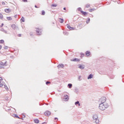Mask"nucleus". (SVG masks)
I'll list each match as a JSON object with an SVG mask.
<instances>
[{
    "label": "nucleus",
    "instance_id": "obj_2",
    "mask_svg": "<svg viewBox=\"0 0 124 124\" xmlns=\"http://www.w3.org/2000/svg\"><path fill=\"white\" fill-rule=\"evenodd\" d=\"M7 62L5 60H3L2 62H0V69H2L4 68V66H7V64L6 63Z\"/></svg>",
    "mask_w": 124,
    "mask_h": 124
},
{
    "label": "nucleus",
    "instance_id": "obj_25",
    "mask_svg": "<svg viewBox=\"0 0 124 124\" xmlns=\"http://www.w3.org/2000/svg\"><path fill=\"white\" fill-rule=\"evenodd\" d=\"M90 4H87L86 5V8H89V7H90Z\"/></svg>",
    "mask_w": 124,
    "mask_h": 124
},
{
    "label": "nucleus",
    "instance_id": "obj_33",
    "mask_svg": "<svg viewBox=\"0 0 124 124\" xmlns=\"http://www.w3.org/2000/svg\"><path fill=\"white\" fill-rule=\"evenodd\" d=\"M81 79V76H78V79L79 80V81L81 80V79Z\"/></svg>",
    "mask_w": 124,
    "mask_h": 124
},
{
    "label": "nucleus",
    "instance_id": "obj_30",
    "mask_svg": "<svg viewBox=\"0 0 124 124\" xmlns=\"http://www.w3.org/2000/svg\"><path fill=\"white\" fill-rule=\"evenodd\" d=\"M15 117L17 119H20V117H19V116H18L16 114L15 115Z\"/></svg>",
    "mask_w": 124,
    "mask_h": 124
},
{
    "label": "nucleus",
    "instance_id": "obj_44",
    "mask_svg": "<svg viewBox=\"0 0 124 124\" xmlns=\"http://www.w3.org/2000/svg\"><path fill=\"white\" fill-rule=\"evenodd\" d=\"M92 10H93V9L90 10V12H92Z\"/></svg>",
    "mask_w": 124,
    "mask_h": 124
},
{
    "label": "nucleus",
    "instance_id": "obj_6",
    "mask_svg": "<svg viewBox=\"0 0 124 124\" xmlns=\"http://www.w3.org/2000/svg\"><path fill=\"white\" fill-rule=\"evenodd\" d=\"M45 116H46L47 117H49V116H50L51 115V112H50L49 111H46V112H45L44 113Z\"/></svg>",
    "mask_w": 124,
    "mask_h": 124
},
{
    "label": "nucleus",
    "instance_id": "obj_23",
    "mask_svg": "<svg viewBox=\"0 0 124 124\" xmlns=\"http://www.w3.org/2000/svg\"><path fill=\"white\" fill-rule=\"evenodd\" d=\"M4 88L5 89V90L6 91H8V90H9V89H8V87H7V86L6 85H4Z\"/></svg>",
    "mask_w": 124,
    "mask_h": 124
},
{
    "label": "nucleus",
    "instance_id": "obj_27",
    "mask_svg": "<svg viewBox=\"0 0 124 124\" xmlns=\"http://www.w3.org/2000/svg\"><path fill=\"white\" fill-rule=\"evenodd\" d=\"M57 4H52L51 6H52V7H57Z\"/></svg>",
    "mask_w": 124,
    "mask_h": 124
},
{
    "label": "nucleus",
    "instance_id": "obj_12",
    "mask_svg": "<svg viewBox=\"0 0 124 124\" xmlns=\"http://www.w3.org/2000/svg\"><path fill=\"white\" fill-rule=\"evenodd\" d=\"M34 123L35 124H39V120L38 119H35L34 120Z\"/></svg>",
    "mask_w": 124,
    "mask_h": 124
},
{
    "label": "nucleus",
    "instance_id": "obj_21",
    "mask_svg": "<svg viewBox=\"0 0 124 124\" xmlns=\"http://www.w3.org/2000/svg\"><path fill=\"white\" fill-rule=\"evenodd\" d=\"M7 20L8 21H11V20H12V18H11V17H7Z\"/></svg>",
    "mask_w": 124,
    "mask_h": 124
},
{
    "label": "nucleus",
    "instance_id": "obj_8",
    "mask_svg": "<svg viewBox=\"0 0 124 124\" xmlns=\"http://www.w3.org/2000/svg\"><path fill=\"white\" fill-rule=\"evenodd\" d=\"M71 62H80V60L79 59L75 58L74 59L71 60Z\"/></svg>",
    "mask_w": 124,
    "mask_h": 124
},
{
    "label": "nucleus",
    "instance_id": "obj_16",
    "mask_svg": "<svg viewBox=\"0 0 124 124\" xmlns=\"http://www.w3.org/2000/svg\"><path fill=\"white\" fill-rule=\"evenodd\" d=\"M68 87L69 89H71L72 88V84L69 83L68 84Z\"/></svg>",
    "mask_w": 124,
    "mask_h": 124
},
{
    "label": "nucleus",
    "instance_id": "obj_9",
    "mask_svg": "<svg viewBox=\"0 0 124 124\" xmlns=\"http://www.w3.org/2000/svg\"><path fill=\"white\" fill-rule=\"evenodd\" d=\"M5 12L6 13H10L11 12V9H5Z\"/></svg>",
    "mask_w": 124,
    "mask_h": 124
},
{
    "label": "nucleus",
    "instance_id": "obj_3",
    "mask_svg": "<svg viewBox=\"0 0 124 124\" xmlns=\"http://www.w3.org/2000/svg\"><path fill=\"white\" fill-rule=\"evenodd\" d=\"M93 121L95 124H98L99 123V120L98 119V116H97V115L94 114L93 116Z\"/></svg>",
    "mask_w": 124,
    "mask_h": 124
},
{
    "label": "nucleus",
    "instance_id": "obj_28",
    "mask_svg": "<svg viewBox=\"0 0 124 124\" xmlns=\"http://www.w3.org/2000/svg\"><path fill=\"white\" fill-rule=\"evenodd\" d=\"M90 21H91V19H90V18H89L88 20H87L86 21L87 24H89L90 23Z\"/></svg>",
    "mask_w": 124,
    "mask_h": 124
},
{
    "label": "nucleus",
    "instance_id": "obj_26",
    "mask_svg": "<svg viewBox=\"0 0 124 124\" xmlns=\"http://www.w3.org/2000/svg\"><path fill=\"white\" fill-rule=\"evenodd\" d=\"M42 15H45V11H44V10H43L42 11Z\"/></svg>",
    "mask_w": 124,
    "mask_h": 124
},
{
    "label": "nucleus",
    "instance_id": "obj_5",
    "mask_svg": "<svg viewBox=\"0 0 124 124\" xmlns=\"http://www.w3.org/2000/svg\"><path fill=\"white\" fill-rule=\"evenodd\" d=\"M63 99V100H64V101H68V99H69V98L68 97V95H64Z\"/></svg>",
    "mask_w": 124,
    "mask_h": 124
},
{
    "label": "nucleus",
    "instance_id": "obj_24",
    "mask_svg": "<svg viewBox=\"0 0 124 124\" xmlns=\"http://www.w3.org/2000/svg\"><path fill=\"white\" fill-rule=\"evenodd\" d=\"M3 18V16L2 15V14L0 13V19H1Z\"/></svg>",
    "mask_w": 124,
    "mask_h": 124
},
{
    "label": "nucleus",
    "instance_id": "obj_4",
    "mask_svg": "<svg viewBox=\"0 0 124 124\" xmlns=\"http://www.w3.org/2000/svg\"><path fill=\"white\" fill-rule=\"evenodd\" d=\"M36 31L37 32V34L38 35H41V34H42V31L41 29H37Z\"/></svg>",
    "mask_w": 124,
    "mask_h": 124
},
{
    "label": "nucleus",
    "instance_id": "obj_18",
    "mask_svg": "<svg viewBox=\"0 0 124 124\" xmlns=\"http://www.w3.org/2000/svg\"><path fill=\"white\" fill-rule=\"evenodd\" d=\"M93 78V75L90 74L89 76L88 77L87 79H92Z\"/></svg>",
    "mask_w": 124,
    "mask_h": 124
},
{
    "label": "nucleus",
    "instance_id": "obj_47",
    "mask_svg": "<svg viewBox=\"0 0 124 124\" xmlns=\"http://www.w3.org/2000/svg\"><path fill=\"white\" fill-rule=\"evenodd\" d=\"M18 36H21V34H19L18 35Z\"/></svg>",
    "mask_w": 124,
    "mask_h": 124
},
{
    "label": "nucleus",
    "instance_id": "obj_17",
    "mask_svg": "<svg viewBox=\"0 0 124 124\" xmlns=\"http://www.w3.org/2000/svg\"><path fill=\"white\" fill-rule=\"evenodd\" d=\"M11 27L13 30H15V29H16V25H15V24L12 25Z\"/></svg>",
    "mask_w": 124,
    "mask_h": 124
},
{
    "label": "nucleus",
    "instance_id": "obj_13",
    "mask_svg": "<svg viewBox=\"0 0 124 124\" xmlns=\"http://www.w3.org/2000/svg\"><path fill=\"white\" fill-rule=\"evenodd\" d=\"M86 56L87 57H89V56H90V54H91V52L89 51H87L85 53Z\"/></svg>",
    "mask_w": 124,
    "mask_h": 124
},
{
    "label": "nucleus",
    "instance_id": "obj_31",
    "mask_svg": "<svg viewBox=\"0 0 124 124\" xmlns=\"http://www.w3.org/2000/svg\"><path fill=\"white\" fill-rule=\"evenodd\" d=\"M78 11H80V12H81V11H82V8H78Z\"/></svg>",
    "mask_w": 124,
    "mask_h": 124
},
{
    "label": "nucleus",
    "instance_id": "obj_19",
    "mask_svg": "<svg viewBox=\"0 0 124 124\" xmlns=\"http://www.w3.org/2000/svg\"><path fill=\"white\" fill-rule=\"evenodd\" d=\"M75 93H79V90L77 88H76L75 90Z\"/></svg>",
    "mask_w": 124,
    "mask_h": 124
},
{
    "label": "nucleus",
    "instance_id": "obj_20",
    "mask_svg": "<svg viewBox=\"0 0 124 124\" xmlns=\"http://www.w3.org/2000/svg\"><path fill=\"white\" fill-rule=\"evenodd\" d=\"M81 13H82V14H83V15H86L87 14V12H84L83 11H81Z\"/></svg>",
    "mask_w": 124,
    "mask_h": 124
},
{
    "label": "nucleus",
    "instance_id": "obj_35",
    "mask_svg": "<svg viewBox=\"0 0 124 124\" xmlns=\"http://www.w3.org/2000/svg\"><path fill=\"white\" fill-rule=\"evenodd\" d=\"M22 1H23L24 2H28V0H22Z\"/></svg>",
    "mask_w": 124,
    "mask_h": 124
},
{
    "label": "nucleus",
    "instance_id": "obj_46",
    "mask_svg": "<svg viewBox=\"0 0 124 124\" xmlns=\"http://www.w3.org/2000/svg\"><path fill=\"white\" fill-rule=\"evenodd\" d=\"M66 9V8H63V10H65Z\"/></svg>",
    "mask_w": 124,
    "mask_h": 124
},
{
    "label": "nucleus",
    "instance_id": "obj_29",
    "mask_svg": "<svg viewBox=\"0 0 124 124\" xmlns=\"http://www.w3.org/2000/svg\"><path fill=\"white\" fill-rule=\"evenodd\" d=\"M0 43H1V44L4 43V40H0Z\"/></svg>",
    "mask_w": 124,
    "mask_h": 124
},
{
    "label": "nucleus",
    "instance_id": "obj_38",
    "mask_svg": "<svg viewBox=\"0 0 124 124\" xmlns=\"http://www.w3.org/2000/svg\"><path fill=\"white\" fill-rule=\"evenodd\" d=\"M2 86H3V85H2V84L0 83V87H2Z\"/></svg>",
    "mask_w": 124,
    "mask_h": 124
},
{
    "label": "nucleus",
    "instance_id": "obj_14",
    "mask_svg": "<svg viewBox=\"0 0 124 124\" xmlns=\"http://www.w3.org/2000/svg\"><path fill=\"white\" fill-rule=\"evenodd\" d=\"M75 105H77V104L78 105V106H81V105L80 104V102L79 101H77L75 103Z\"/></svg>",
    "mask_w": 124,
    "mask_h": 124
},
{
    "label": "nucleus",
    "instance_id": "obj_32",
    "mask_svg": "<svg viewBox=\"0 0 124 124\" xmlns=\"http://www.w3.org/2000/svg\"><path fill=\"white\" fill-rule=\"evenodd\" d=\"M4 49H5V50L8 49V46H5L4 47Z\"/></svg>",
    "mask_w": 124,
    "mask_h": 124
},
{
    "label": "nucleus",
    "instance_id": "obj_36",
    "mask_svg": "<svg viewBox=\"0 0 124 124\" xmlns=\"http://www.w3.org/2000/svg\"><path fill=\"white\" fill-rule=\"evenodd\" d=\"M2 4L3 5H5V3L4 2L2 1Z\"/></svg>",
    "mask_w": 124,
    "mask_h": 124
},
{
    "label": "nucleus",
    "instance_id": "obj_15",
    "mask_svg": "<svg viewBox=\"0 0 124 124\" xmlns=\"http://www.w3.org/2000/svg\"><path fill=\"white\" fill-rule=\"evenodd\" d=\"M59 22H60V23L61 24H62V23H63V19L60 18H59Z\"/></svg>",
    "mask_w": 124,
    "mask_h": 124
},
{
    "label": "nucleus",
    "instance_id": "obj_43",
    "mask_svg": "<svg viewBox=\"0 0 124 124\" xmlns=\"http://www.w3.org/2000/svg\"><path fill=\"white\" fill-rule=\"evenodd\" d=\"M54 120H57V121H58V118H57V117H55V118H54Z\"/></svg>",
    "mask_w": 124,
    "mask_h": 124
},
{
    "label": "nucleus",
    "instance_id": "obj_45",
    "mask_svg": "<svg viewBox=\"0 0 124 124\" xmlns=\"http://www.w3.org/2000/svg\"><path fill=\"white\" fill-rule=\"evenodd\" d=\"M35 8H38V7H37V6H36V5H35Z\"/></svg>",
    "mask_w": 124,
    "mask_h": 124
},
{
    "label": "nucleus",
    "instance_id": "obj_7",
    "mask_svg": "<svg viewBox=\"0 0 124 124\" xmlns=\"http://www.w3.org/2000/svg\"><path fill=\"white\" fill-rule=\"evenodd\" d=\"M67 28L71 31H73V30H74V28L70 27V26L68 24H67Z\"/></svg>",
    "mask_w": 124,
    "mask_h": 124
},
{
    "label": "nucleus",
    "instance_id": "obj_22",
    "mask_svg": "<svg viewBox=\"0 0 124 124\" xmlns=\"http://www.w3.org/2000/svg\"><path fill=\"white\" fill-rule=\"evenodd\" d=\"M20 21H21V22H25V18H24V17L22 16L20 19Z\"/></svg>",
    "mask_w": 124,
    "mask_h": 124
},
{
    "label": "nucleus",
    "instance_id": "obj_37",
    "mask_svg": "<svg viewBox=\"0 0 124 124\" xmlns=\"http://www.w3.org/2000/svg\"><path fill=\"white\" fill-rule=\"evenodd\" d=\"M3 23H2L1 26H0V28H2V27H3Z\"/></svg>",
    "mask_w": 124,
    "mask_h": 124
},
{
    "label": "nucleus",
    "instance_id": "obj_48",
    "mask_svg": "<svg viewBox=\"0 0 124 124\" xmlns=\"http://www.w3.org/2000/svg\"><path fill=\"white\" fill-rule=\"evenodd\" d=\"M16 16H17L16 15V16H15V18H16Z\"/></svg>",
    "mask_w": 124,
    "mask_h": 124
},
{
    "label": "nucleus",
    "instance_id": "obj_39",
    "mask_svg": "<svg viewBox=\"0 0 124 124\" xmlns=\"http://www.w3.org/2000/svg\"><path fill=\"white\" fill-rule=\"evenodd\" d=\"M1 31H4V29L3 28L1 29Z\"/></svg>",
    "mask_w": 124,
    "mask_h": 124
},
{
    "label": "nucleus",
    "instance_id": "obj_11",
    "mask_svg": "<svg viewBox=\"0 0 124 124\" xmlns=\"http://www.w3.org/2000/svg\"><path fill=\"white\" fill-rule=\"evenodd\" d=\"M78 68H80V69H84V68H85V65H79V66L78 67Z\"/></svg>",
    "mask_w": 124,
    "mask_h": 124
},
{
    "label": "nucleus",
    "instance_id": "obj_10",
    "mask_svg": "<svg viewBox=\"0 0 124 124\" xmlns=\"http://www.w3.org/2000/svg\"><path fill=\"white\" fill-rule=\"evenodd\" d=\"M63 66H64L63 65V64H59L58 66H57V67H58V68H63Z\"/></svg>",
    "mask_w": 124,
    "mask_h": 124
},
{
    "label": "nucleus",
    "instance_id": "obj_41",
    "mask_svg": "<svg viewBox=\"0 0 124 124\" xmlns=\"http://www.w3.org/2000/svg\"><path fill=\"white\" fill-rule=\"evenodd\" d=\"M2 47V46H1V45H0V50H1Z\"/></svg>",
    "mask_w": 124,
    "mask_h": 124
},
{
    "label": "nucleus",
    "instance_id": "obj_40",
    "mask_svg": "<svg viewBox=\"0 0 124 124\" xmlns=\"http://www.w3.org/2000/svg\"><path fill=\"white\" fill-rule=\"evenodd\" d=\"M4 32H5V33H7V31L4 30Z\"/></svg>",
    "mask_w": 124,
    "mask_h": 124
},
{
    "label": "nucleus",
    "instance_id": "obj_34",
    "mask_svg": "<svg viewBox=\"0 0 124 124\" xmlns=\"http://www.w3.org/2000/svg\"><path fill=\"white\" fill-rule=\"evenodd\" d=\"M51 82L50 81H47L46 82V85H48V84H50Z\"/></svg>",
    "mask_w": 124,
    "mask_h": 124
},
{
    "label": "nucleus",
    "instance_id": "obj_1",
    "mask_svg": "<svg viewBox=\"0 0 124 124\" xmlns=\"http://www.w3.org/2000/svg\"><path fill=\"white\" fill-rule=\"evenodd\" d=\"M105 102H106V97H102L99 99L98 103L99 105V109H100V110L103 111L109 107V105L107 104H105Z\"/></svg>",
    "mask_w": 124,
    "mask_h": 124
},
{
    "label": "nucleus",
    "instance_id": "obj_42",
    "mask_svg": "<svg viewBox=\"0 0 124 124\" xmlns=\"http://www.w3.org/2000/svg\"><path fill=\"white\" fill-rule=\"evenodd\" d=\"M1 80H2V78L0 77V81H1Z\"/></svg>",
    "mask_w": 124,
    "mask_h": 124
}]
</instances>
